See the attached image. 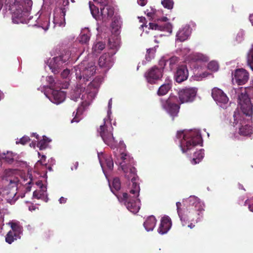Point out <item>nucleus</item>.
Masks as SVG:
<instances>
[{
	"label": "nucleus",
	"instance_id": "nucleus-22",
	"mask_svg": "<svg viewBox=\"0 0 253 253\" xmlns=\"http://www.w3.org/2000/svg\"><path fill=\"white\" fill-rule=\"evenodd\" d=\"M114 14V8L110 5L100 7V14L103 22H107L111 19Z\"/></svg>",
	"mask_w": 253,
	"mask_h": 253
},
{
	"label": "nucleus",
	"instance_id": "nucleus-32",
	"mask_svg": "<svg viewBox=\"0 0 253 253\" xmlns=\"http://www.w3.org/2000/svg\"><path fill=\"white\" fill-rule=\"evenodd\" d=\"M105 47V44L102 42H98L94 43L92 46V52L98 54L101 52Z\"/></svg>",
	"mask_w": 253,
	"mask_h": 253
},
{
	"label": "nucleus",
	"instance_id": "nucleus-2",
	"mask_svg": "<svg viewBox=\"0 0 253 253\" xmlns=\"http://www.w3.org/2000/svg\"><path fill=\"white\" fill-rule=\"evenodd\" d=\"M182 137V139L180 140V147L183 153H188L196 146L202 142L201 135L195 131H190L186 134H183L182 131L177 132V137L180 139Z\"/></svg>",
	"mask_w": 253,
	"mask_h": 253
},
{
	"label": "nucleus",
	"instance_id": "nucleus-39",
	"mask_svg": "<svg viewBox=\"0 0 253 253\" xmlns=\"http://www.w3.org/2000/svg\"><path fill=\"white\" fill-rule=\"evenodd\" d=\"M161 3L164 7L169 9H172L174 4L173 0H162Z\"/></svg>",
	"mask_w": 253,
	"mask_h": 253
},
{
	"label": "nucleus",
	"instance_id": "nucleus-42",
	"mask_svg": "<svg viewBox=\"0 0 253 253\" xmlns=\"http://www.w3.org/2000/svg\"><path fill=\"white\" fill-rule=\"evenodd\" d=\"M156 52V50L154 48H149L147 50V53L146 54V59L147 61H150L152 58L154 57V54Z\"/></svg>",
	"mask_w": 253,
	"mask_h": 253
},
{
	"label": "nucleus",
	"instance_id": "nucleus-7",
	"mask_svg": "<svg viewBox=\"0 0 253 253\" xmlns=\"http://www.w3.org/2000/svg\"><path fill=\"white\" fill-rule=\"evenodd\" d=\"M112 126L110 124L108 126L106 124V119H104L103 125L100 126L99 129L98 131L105 143L109 146L111 148L114 149L116 147L117 142L113 137L112 132Z\"/></svg>",
	"mask_w": 253,
	"mask_h": 253
},
{
	"label": "nucleus",
	"instance_id": "nucleus-61",
	"mask_svg": "<svg viewBox=\"0 0 253 253\" xmlns=\"http://www.w3.org/2000/svg\"><path fill=\"white\" fill-rule=\"evenodd\" d=\"M250 20L252 23V25H253V14L250 16Z\"/></svg>",
	"mask_w": 253,
	"mask_h": 253
},
{
	"label": "nucleus",
	"instance_id": "nucleus-50",
	"mask_svg": "<svg viewBox=\"0 0 253 253\" xmlns=\"http://www.w3.org/2000/svg\"><path fill=\"white\" fill-rule=\"evenodd\" d=\"M167 62V61H166L164 58L161 59L159 62V64L161 66V67L159 68L162 69V70L163 71V69L166 66Z\"/></svg>",
	"mask_w": 253,
	"mask_h": 253
},
{
	"label": "nucleus",
	"instance_id": "nucleus-27",
	"mask_svg": "<svg viewBox=\"0 0 253 253\" xmlns=\"http://www.w3.org/2000/svg\"><path fill=\"white\" fill-rule=\"evenodd\" d=\"M103 160H104V163H103L102 160L100 159L99 160L101 167H103V165L105 164L109 170H112L114 167V163L112 157L109 156H105L103 157Z\"/></svg>",
	"mask_w": 253,
	"mask_h": 253
},
{
	"label": "nucleus",
	"instance_id": "nucleus-55",
	"mask_svg": "<svg viewBox=\"0 0 253 253\" xmlns=\"http://www.w3.org/2000/svg\"><path fill=\"white\" fill-rule=\"evenodd\" d=\"M66 201L67 198H65L63 197H61L59 200V202L60 204H64L66 202Z\"/></svg>",
	"mask_w": 253,
	"mask_h": 253
},
{
	"label": "nucleus",
	"instance_id": "nucleus-45",
	"mask_svg": "<svg viewBox=\"0 0 253 253\" xmlns=\"http://www.w3.org/2000/svg\"><path fill=\"white\" fill-rule=\"evenodd\" d=\"M44 190H36L33 192V197L37 199H42L44 196Z\"/></svg>",
	"mask_w": 253,
	"mask_h": 253
},
{
	"label": "nucleus",
	"instance_id": "nucleus-44",
	"mask_svg": "<svg viewBox=\"0 0 253 253\" xmlns=\"http://www.w3.org/2000/svg\"><path fill=\"white\" fill-rule=\"evenodd\" d=\"M247 62L250 67H251V65H253V45L248 54Z\"/></svg>",
	"mask_w": 253,
	"mask_h": 253
},
{
	"label": "nucleus",
	"instance_id": "nucleus-35",
	"mask_svg": "<svg viewBox=\"0 0 253 253\" xmlns=\"http://www.w3.org/2000/svg\"><path fill=\"white\" fill-rule=\"evenodd\" d=\"M112 192L115 194V191H118L121 188V182L118 177H115L113 179L112 182V187H110Z\"/></svg>",
	"mask_w": 253,
	"mask_h": 253
},
{
	"label": "nucleus",
	"instance_id": "nucleus-30",
	"mask_svg": "<svg viewBox=\"0 0 253 253\" xmlns=\"http://www.w3.org/2000/svg\"><path fill=\"white\" fill-rule=\"evenodd\" d=\"M189 36V31L188 29H182L178 31L176 34L177 40L183 42L187 40Z\"/></svg>",
	"mask_w": 253,
	"mask_h": 253
},
{
	"label": "nucleus",
	"instance_id": "nucleus-19",
	"mask_svg": "<svg viewBox=\"0 0 253 253\" xmlns=\"http://www.w3.org/2000/svg\"><path fill=\"white\" fill-rule=\"evenodd\" d=\"M89 105L90 101L89 100H85L84 101H82L81 105L77 108L76 113L75 112L73 113V116H74V117L72 120L71 123H78L82 119L81 116L83 112L86 109Z\"/></svg>",
	"mask_w": 253,
	"mask_h": 253
},
{
	"label": "nucleus",
	"instance_id": "nucleus-24",
	"mask_svg": "<svg viewBox=\"0 0 253 253\" xmlns=\"http://www.w3.org/2000/svg\"><path fill=\"white\" fill-rule=\"evenodd\" d=\"M52 90V95L50 99L53 103L58 104L65 100L66 94L63 91H61L60 89L59 90L57 89Z\"/></svg>",
	"mask_w": 253,
	"mask_h": 253
},
{
	"label": "nucleus",
	"instance_id": "nucleus-29",
	"mask_svg": "<svg viewBox=\"0 0 253 253\" xmlns=\"http://www.w3.org/2000/svg\"><path fill=\"white\" fill-rule=\"evenodd\" d=\"M16 190L12 189L9 192H6V199L7 202L11 205L14 204L18 199V197H16Z\"/></svg>",
	"mask_w": 253,
	"mask_h": 253
},
{
	"label": "nucleus",
	"instance_id": "nucleus-26",
	"mask_svg": "<svg viewBox=\"0 0 253 253\" xmlns=\"http://www.w3.org/2000/svg\"><path fill=\"white\" fill-rule=\"evenodd\" d=\"M157 220L153 215L149 216L144 222L143 225L147 231H152L155 227Z\"/></svg>",
	"mask_w": 253,
	"mask_h": 253
},
{
	"label": "nucleus",
	"instance_id": "nucleus-25",
	"mask_svg": "<svg viewBox=\"0 0 253 253\" xmlns=\"http://www.w3.org/2000/svg\"><path fill=\"white\" fill-rule=\"evenodd\" d=\"M102 79L100 77H96L90 84L88 85L87 90L88 91V94H96L97 92L101 83Z\"/></svg>",
	"mask_w": 253,
	"mask_h": 253
},
{
	"label": "nucleus",
	"instance_id": "nucleus-46",
	"mask_svg": "<svg viewBox=\"0 0 253 253\" xmlns=\"http://www.w3.org/2000/svg\"><path fill=\"white\" fill-rule=\"evenodd\" d=\"M178 61V58L176 56H173L170 58L167 62L169 63V67L170 69L173 68V65H174Z\"/></svg>",
	"mask_w": 253,
	"mask_h": 253
},
{
	"label": "nucleus",
	"instance_id": "nucleus-56",
	"mask_svg": "<svg viewBox=\"0 0 253 253\" xmlns=\"http://www.w3.org/2000/svg\"><path fill=\"white\" fill-rule=\"evenodd\" d=\"M147 0H139L138 3L141 6H144L146 4Z\"/></svg>",
	"mask_w": 253,
	"mask_h": 253
},
{
	"label": "nucleus",
	"instance_id": "nucleus-15",
	"mask_svg": "<svg viewBox=\"0 0 253 253\" xmlns=\"http://www.w3.org/2000/svg\"><path fill=\"white\" fill-rule=\"evenodd\" d=\"M70 57L71 52L69 51H66L65 52V54H62L59 56L55 57L54 59L55 63L54 65L52 72L54 73H58L59 72L58 69L62 66L63 63H66L68 61Z\"/></svg>",
	"mask_w": 253,
	"mask_h": 253
},
{
	"label": "nucleus",
	"instance_id": "nucleus-59",
	"mask_svg": "<svg viewBox=\"0 0 253 253\" xmlns=\"http://www.w3.org/2000/svg\"><path fill=\"white\" fill-rule=\"evenodd\" d=\"M3 6H4V0H0V10H1Z\"/></svg>",
	"mask_w": 253,
	"mask_h": 253
},
{
	"label": "nucleus",
	"instance_id": "nucleus-18",
	"mask_svg": "<svg viewBox=\"0 0 253 253\" xmlns=\"http://www.w3.org/2000/svg\"><path fill=\"white\" fill-rule=\"evenodd\" d=\"M5 180L7 182V185L9 188H15L17 189V186L19 180L12 170H8L5 172Z\"/></svg>",
	"mask_w": 253,
	"mask_h": 253
},
{
	"label": "nucleus",
	"instance_id": "nucleus-40",
	"mask_svg": "<svg viewBox=\"0 0 253 253\" xmlns=\"http://www.w3.org/2000/svg\"><path fill=\"white\" fill-rule=\"evenodd\" d=\"M90 39V34L82 33L80 35L79 41L82 43H86Z\"/></svg>",
	"mask_w": 253,
	"mask_h": 253
},
{
	"label": "nucleus",
	"instance_id": "nucleus-23",
	"mask_svg": "<svg viewBox=\"0 0 253 253\" xmlns=\"http://www.w3.org/2000/svg\"><path fill=\"white\" fill-rule=\"evenodd\" d=\"M171 226V220L168 216L162 218L161 223L158 229V232L161 234L167 233Z\"/></svg>",
	"mask_w": 253,
	"mask_h": 253
},
{
	"label": "nucleus",
	"instance_id": "nucleus-16",
	"mask_svg": "<svg viewBox=\"0 0 253 253\" xmlns=\"http://www.w3.org/2000/svg\"><path fill=\"white\" fill-rule=\"evenodd\" d=\"M114 53H112L111 55L109 53H105L103 54L99 58L98 65L101 68H104L106 69L110 68L113 64V55Z\"/></svg>",
	"mask_w": 253,
	"mask_h": 253
},
{
	"label": "nucleus",
	"instance_id": "nucleus-62",
	"mask_svg": "<svg viewBox=\"0 0 253 253\" xmlns=\"http://www.w3.org/2000/svg\"><path fill=\"white\" fill-rule=\"evenodd\" d=\"M74 166H75V168H74V169H77L78 167V165H79V163H78V162H76L74 164Z\"/></svg>",
	"mask_w": 253,
	"mask_h": 253
},
{
	"label": "nucleus",
	"instance_id": "nucleus-6",
	"mask_svg": "<svg viewBox=\"0 0 253 253\" xmlns=\"http://www.w3.org/2000/svg\"><path fill=\"white\" fill-rule=\"evenodd\" d=\"M245 115L243 113L241 114L238 111H235L233 115V124L234 126L239 125L238 133L240 135L250 136L253 133V127L247 123L248 120L245 119Z\"/></svg>",
	"mask_w": 253,
	"mask_h": 253
},
{
	"label": "nucleus",
	"instance_id": "nucleus-20",
	"mask_svg": "<svg viewBox=\"0 0 253 253\" xmlns=\"http://www.w3.org/2000/svg\"><path fill=\"white\" fill-rule=\"evenodd\" d=\"M128 180L131 179L132 182V187L130 190V193L133 194L134 197H138L139 194L140 187L137 181L138 180V176L137 175L136 171H135L134 174H129L128 176H125Z\"/></svg>",
	"mask_w": 253,
	"mask_h": 253
},
{
	"label": "nucleus",
	"instance_id": "nucleus-48",
	"mask_svg": "<svg viewBox=\"0 0 253 253\" xmlns=\"http://www.w3.org/2000/svg\"><path fill=\"white\" fill-rule=\"evenodd\" d=\"M46 157L44 155H42L41 159L39 160L37 164V167L39 166V165H41L45 167H47V164L45 163Z\"/></svg>",
	"mask_w": 253,
	"mask_h": 253
},
{
	"label": "nucleus",
	"instance_id": "nucleus-14",
	"mask_svg": "<svg viewBox=\"0 0 253 253\" xmlns=\"http://www.w3.org/2000/svg\"><path fill=\"white\" fill-rule=\"evenodd\" d=\"M211 96L218 104H225L228 103L229 99L226 94L220 88L214 87L211 90Z\"/></svg>",
	"mask_w": 253,
	"mask_h": 253
},
{
	"label": "nucleus",
	"instance_id": "nucleus-11",
	"mask_svg": "<svg viewBox=\"0 0 253 253\" xmlns=\"http://www.w3.org/2000/svg\"><path fill=\"white\" fill-rule=\"evenodd\" d=\"M163 76V71L156 66L149 68L144 74V78L147 83L155 84L160 80Z\"/></svg>",
	"mask_w": 253,
	"mask_h": 253
},
{
	"label": "nucleus",
	"instance_id": "nucleus-9",
	"mask_svg": "<svg viewBox=\"0 0 253 253\" xmlns=\"http://www.w3.org/2000/svg\"><path fill=\"white\" fill-rule=\"evenodd\" d=\"M119 200L123 202L126 208L130 212L135 213H137L140 209V200L137 199L138 197L133 196L131 198L126 193H123L121 195H116Z\"/></svg>",
	"mask_w": 253,
	"mask_h": 253
},
{
	"label": "nucleus",
	"instance_id": "nucleus-33",
	"mask_svg": "<svg viewBox=\"0 0 253 253\" xmlns=\"http://www.w3.org/2000/svg\"><path fill=\"white\" fill-rule=\"evenodd\" d=\"M15 155L11 152H7L6 153H3L1 158L6 163L11 164L14 162V157Z\"/></svg>",
	"mask_w": 253,
	"mask_h": 253
},
{
	"label": "nucleus",
	"instance_id": "nucleus-13",
	"mask_svg": "<svg viewBox=\"0 0 253 253\" xmlns=\"http://www.w3.org/2000/svg\"><path fill=\"white\" fill-rule=\"evenodd\" d=\"M69 3L68 0H64L63 6L55 9L57 13L54 16V20L56 22L58 23L60 26H64L65 24V16L67 10L68 9V7L66 6L68 5Z\"/></svg>",
	"mask_w": 253,
	"mask_h": 253
},
{
	"label": "nucleus",
	"instance_id": "nucleus-8",
	"mask_svg": "<svg viewBox=\"0 0 253 253\" xmlns=\"http://www.w3.org/2000/svg\"><path fill=\"white\" fill-rule=\"evenodd\" d=\"M95 68L93 63L86 65V62L82 63L78 67L79 71L76 73V78L80 81L83 79L84 82L88 81L95 73Z\"/></svg>",
	"mask_w": 253,
	"mask_h": 253
},
{
	"label": "nucleus",
	"instance_id": "nucleus-21",
	"mask_svg": "<svg viewBox=\"0 0 253 253\" xmlns=\"http://www.w3.org/2000/svg\"><path fill=\"white\" fill-rule=\"evenodd\" d=\"M234 79L239 85L245 84L249 79V73L243 68L237 69L235 72Z\"/></svg>",
	"mask_w": 253,
	"mask_h": 253
},
{
	"label": "nucleus",
	"instance_id": "nucleus-43",
	"mask_svg": "<svg viewBox=\"0 0 253 253\" xmlns=\"http://www.w3.org/2000/svg\"><path fill=\"white\" fill-rule=\"evenodd\" d=\"M89 8L92 16L96 18L97 15L99 12L98 8H97L93 4H91L90 2L89 3Z\"/></svg>",
	"mask_w": 253,
	"mask_h": 253
},
{
	"label": "nucleus",
	"instance_id": "nucleus-49",
	"mask_svg": "<svg viewBox=\"0 0 253 253\" xmlns=\"http://www.w3.org/2000/svg\"><path fill=\"white\" fill-rule=\"evenodd\" d=\"M150 28L152 30L160 31V24L154 23H149Z\"/></svg>",
	"mask_w": 253,
	"mask_h": 253
},
{
	"label": "nucleus",
	"instance_id": "nucleus-5",
	"mask_svg": "<svg viewBox=\"0 0 253 253\" xmlns=\"http://www.w3.org/2000/svg\"><path fill=\"white\" fill-rule=\"evenodd\" d=\"M161 105L162 108L170 116L173 120L177 117L180 108V104L176 96H170L167 99H160Z\"/></svg>",
	"mask_w": 253,
	"mask_h": 253
},
{
	"label": "nucleus",
	"instance_id": "nucleus-34",
	"mask_svg": "<svg viewBox=\"0 0 253 253\" xmlns=\"http://www.w3.org/2000/svg\"><path fill=\"white\" fill-rule=\"evenodd\" d=\"M47 81L49 83L52 89H61L64 87L63 85H61L57 82H55L52 76L48 77L47 78Z\"/></svg>",
	"mask_w": 253,
	"mask_h": 253
},
{
	"label": "nucleus",
	"instance_id": "nucleus-52",
	"mask_svg": "<svg viewBox=\"0 0 253 253\" xmlns=\"http://www.w3.org/2000/svg\"><path fill=\"white\" fill-rule=\"evenodd\" d=\"M101 4V7L105 6L108 4V0H94Z\"/></svg>",
	"mask_w": 253,
	"mask_h": 253
},
{
	"label": "nucleus",
	"instance_id": "nucleus-10",
	"mask_svg": "<svg viewBox=\"0 0 253 253\" xmlns=\"http://www.w3.org/2000/svg\"><path fill=\"white\" fill-rule=\"evenodd\" d=\"M11 230L6 234L5 241L9 244H11L15 240L21 238L23 233V227L20 225L19 222H10Z\"/></svg>",
	"mask_w": 253,
	"mask_h": 253
},
{
	"label": "nucleus",
	"instance_id": "nucleus-36",
	"mask_svg": "<svg viewBox=\"0 0 253 253\" xmlns=\"http://www.w3.org/2000/svg\"><path fill=\"white\" fill-rule=\"evenodd\" d=\"M50 141L47 137L44 136H43V139L41 140L38 143V147L40 148V150H43L45 149L47 146L48 143Z\"/></svg>",
	"mask_w": 253,
	"mask_h": 253
},
{
	"label": "nucleus",
	"instance_id": "nucleus-47",
	"mask_svg": "<svg viewBox=\"0 0 253 253\" xmlns=\"http://www.w3.org/2000/svg\"><path fill=\"white\" fill-rule=\"evenodd\" d=\"M30 139L29 137H28L27 136H24L23 137L20 138L18 141H17L16 143V144L20 143L22 145H25L26 143H27L28 142H30Z\"/></svg>",
	"mask_w": 253,
	"mask_h": 253
},
{
	"label": "nucleus",
	"instance_id": "nucleus-17",
	"mask_svg": "<svg viewBox=\"0 0 253 253\" xmlns=\"http://www.w3.org/2000/svg\"><path fill=\"white\" fill-rule=\"evenodd\" d=\"M188 75V71L186 66H179L177 67L174 74L175 80L177 83H181L187 79Z\"/></svg>",
	"mask_w": 253,
	"mask_h": 253
},
{
	"label": "nucleus",
	"instance_id": "nucleus-54",
	"mask_svg": "<svg viewBox=\"0 0 253 253\" xmlns=\"http://www.w3.org/2000/svg\"><path fill=\"white\" fill-rule=\"evenodd\" d=\"M211 74L210 73H209V72L208 71H205L203 73H202L201 75H200V76L202 77V78H206V77H207L209 75H211Z\"/></svg>",
	"mask_w": 253,
	"mask_h": 253
},
{
	"label": "nucleus",
	"instance_id": "nucleus-28",
	"mask_svg": "<svg viewBox=\"0 0 253 253\" xmlns=\"http://www.w3.org/2000/svg\"><path fill=\"white\" fill-rule=\"evenodd\" d=\"M204 157V150L200 149L194 153L193 158L191 160V163L195 165L199 163Z\"/></svg>",
	"mask_w": 253,
	"mask_h": 253
},
{
	"label": "nucleus",
	"instance_id": "nucleus-53",
	"mask_svg": "<svg viewBox=\"0 0 253 253\" xmlns=\"http://www.w3.org/2000/svg\"><path fill=\"white\" fill-rule=\"evenodd\" d=\"M45 20H46L45 25L42 26V27L43 29H44L45 30H46L48 29V27L49 26V20H48L47 17L45 18Z\"/></svg>",
	"mask_w": 253,
	"mask_h": 253
},
{
	"label": "nucleus",
	"instance_id": "nucleus-31",
	"mask_svg": "<svg viewBox=\"0 0 253 253\" xmlns=\"http://www.w3.org/2000/svg\"><path fill=\"white\" fill-rule=\"evenodd\" d=\"M171 88V84L169 83L164 84L161 85L157 91L159 96L166 95Z\"/></svg>",
	"mask_w": 253,
	"mask_h": 253
},
{
	"label": "nucleus",
	"instance_id": "nucleus-37",
	"mask_svg": "<svg viewBox=\"0 0 253 253\" xmlns=\"http://www.w3.org/2000/svg\"><path fill=\"white\" fill-rule=\"evenodd\" d=\"M160 31H166L171 34L172 33V25L170 23H166L160 24Z\"/></svg>",
	"mask_w": 253,
	"mask_h": 253
},
{
	"label": "nucleus",
	"instance_id": "nucleus-51",
	"mask_svg": "<svg viewBox=\"0 0 253 253\" xmlns=\"http://www.w3.org/2000/svg\"><path fill=\"white\" fill-rule=\"evenodd\" d=\"M70 71L69 69H65L61 74V76L63 78H66L70 74Z\"/></svg>",
	"mask_w": 253,
	"mask_h": 253
},
{
	"label": "nucleus",
	"instance_id": "nucleus-58",
	"mask_svg": "<svg viewBox=\"0 0 253 253\" xmlns=\"http://www.w3.org/2000/svg\"><path fill=\"white\" fill-rule=\"evenodd\" d=\"M37 209V207L35 205H31L29 207V210L30 211H35Z\"/></svg>",
	"mask_w": 253,
	"mask_h": 253
},
{
	"label": "nucleus",
	"instance_id": "nucleus-3",
	"mask_svg": "<svg viewBox=\"0 0 253 253\" xmlns=\"http://www.w3.org/2000/svg\"><path fill=\"white\" fill-rule=\"evenodd\" d=\"M114 154L116 158L115 163L120 166L125 176H129L130 173H135L136 170L134 167V161L132 157L124 151H119L118 149L114 152Z\"/></svg>",
	"mask_w": 253,
	"mask_h": 253
},
{
	"label": "nucleus",
	"instance_id": "nucleus-12",
	"mask_svg": "<svg viewBox=\"0 0 253 253\" xmlns=\"http://www.w3.org/2000/svg\"><path fill=\"white\" fill-rule=\"evenodd\" d=\"M197 91V89L195 87H185L180 90L178 92V97L181 104L193 101Z\"/></svg>",
	"mask_w": 253,
	"mask_h": 253
},
{
	"label": "nucleus",
	"instance_id": "nucleus-38",
	"mask_svg": "<svg viewBox=\"0 0 253 253\" xmlns=\"http://www.w3.org/2000/svg\"><path fill=\"white\" fill-rule=\"evenodd\" d=\"M218 67L217 62L214 61L210 62L208 65V69L213 72L217 71L218 69Z\"/></svg>",
	"mask_w": 253,
	"mask_h": 253
},
{
	"label": "nucleus",
	"instance_id": "nucleus-63",
	"mask_svg": "<svg viewBox=\"0 0 253 253\" xmlns=\"http://www.w3.org/2000/svg\"><path fill=\"white\" fill-rule=\"evenodd\" d=\"M249 208L251 211H253V204L249 205Z\"/></svg>",
	"mask_w": 253,
	"mask_h": 253
},
{
	"label": "nucleus",
	"instance_id": "nucleus-57",
	"mask_svg": "<svg viewBox=\"0 0 253 253\" xmlns=\"http://www.w3.org/2000/svg\"><path fill=\"white\" fill-rule=\"evenodd\" d=\"M37 185L39 186L42 189H43L44 188H46L45 187H43V184L41 181H39L37 182Z\"/></svg>",
	"mask_w": 253,
	"mask_h": 253
},
{
	"label": "nucleus",
	"instance_id": "nucleus-60",
	"mask_svg": "<svg viewBox=\"0 0 253 253\" xmlns=\"http://www.w3.org/2000/svg\"><path fill=\"white\" fill-rule=\"evenodd\" d=\"M168 20V18L166 17H162L160 20L163 22H166Z\"/></svg>",
	"mask_w": 253,
	"mask_h": 253
},
{
	"label": "nucleus",
	"instance_id": "nucleus-64",
	"mask_svg": "<svg viewBox=\"0 0 253 253\" xmlns=\"http://www.w3.org/2000/svg\"><path fill=\"white\" fill-rule=\"evenodd\" d=\"M45 168H46V169H48L49 171L52 170V168H51V166H47V167H45Z\"/></svg>",
	"mask_w": 253,
	"mask_h": 253
},
{
	"label": "nucleus",
	"instance_id": "nucleus-4",
	"mask_svg": "<svg viewBox=\"0 0 253 253\" xmlns=\"http://www.w3.org/2000/svg\"><path fill=\"white\" fill-rule=\"evenodd\" d=\"M251 98H253V87L245 88L238 95V105L246 116L252 117L253 114Z\"/></svg>",
	"mask_w": 253,
	"mask_h": 253
},
{
	"label": "nucleus",
	"instance_id": "nucleus-1",
	"mask_svg": "<svg viewBox=\"0 0 253 253\" xmlns=\"http://www.w3.org/2000/svg\"><path fill=\"white\" fill-rule=\"evenodd\" d=\"M186 204L181 208V203L177 202L176 206L177 213L183 226L187 225L192 229L195 227L194 223L200 220V213L204 211V205L199 199L195 196H190L185 201Z\"/></svg>",
	"mask_w": 253,
	"mask_h": 253
},
{
	"label": "nucleus",
	"instance_id": "nucleus-41",
	"mask_svg": "<svg viewBox=\"0 0 253 253\" xmlns=\"http://www.w3.org/2000/svg\"><path fill=\"white\" fill-rule=\"evenodd\" d=\"M157 10L155 8L150 7L149 8H148L145 11V13L148 16L153 19L155 18V16L156 15Z\"/></svg>",
	"mask_w": 253,
	"mask_h": 253
}]
</instances>
